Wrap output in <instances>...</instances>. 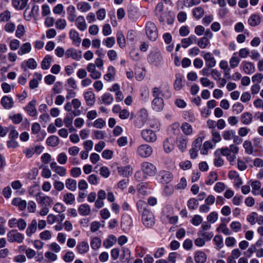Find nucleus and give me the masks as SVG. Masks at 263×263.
<instances>
[{
	"mask_svg": "<svg viewBox=\"0 0 263 263\" xmlns=\"http://www.w3.org/2000/svg\"><path fill=\"white\" fill-rule=\"evenodd\" d=\"M147 60L149 63L157 67L161 66L163 63L162 55L160 50L157 49L151 51Z\"/></svg>",
	"mask_w": 263,
	"mask_h": 263,
	"instance_id": "1",
	"label": "nucleus"
},
{
	"mask_svg": "<svg viewBox=\"0 0 263 263\" xmlns=\"http://www.w3.org/2000/svg\"><path fill=\"white\" fill-rule=\"evenodd\" d=\"M142 221L143 225L147 228H152L155 224V219L153 213L144 209L142 214Z\"/></svg>",
	"mask_w": 263,
	"mask_h": 263,
	"instance_id": "2",
	"label": "nucleus"
},
{
	"mask_svg": "<svg viewBox=\"0 0 263 263\" xmlns=\"http://www.w3.org/2000/svg\"><path fill=\"white\" fill-rule=\"evenodd\" d=\"M153 152L152 147L147 144H143L138 146L136 149L137 155L142 158L149 157Z\"/></svg>",
	"mask_w": 263,
	"mask_h": 263,
	"instance_id": "3",
	"label": "nucleus"
},
{
	"mask_svg": "<svg viewBox=\"0 0 263 263\" xmlns=\"http://www.w3.org/2000/svg\"><path fill=\"white\" fill-rule=\"evenodd\" d=\"M145 32L148 38L153 41H155L158 37V30L155 24L148 22L145 27Z\"/></svg>",
	"mask_w": 263,
	"mask_h": 263,
	"instance_id": "4",
	"label": "nucleus"
},
{
	"mask_svg": "<svg viewBox=\"0 0 263 263\" xmlns=\"http://www.w3.org/2000/svg\"><path fill=\"white\" fill-rule=\"evenodd\" d=\"M148 117L147 110L145 108L140 109L138 113V117L135 121V126L140 128L146 123Z\"/></svg>",
	"mask_w": 263,
	"mask_h": 263,
	"instance_id": "5",
	"label": "nucleus"
},
{
	"mask_svg": "<svg viewBox=\"0 0 263 263\" xmlns=\"http://www.w3.org/2000/svg\"><path fill=\"white\" fill-rule=\"evenodd\" d=\"M8 240L10 242H16L21 243L23 241V235L16 230H12L7 233Z\"/></svg>",
	"mask_w": 263,
	"mask_h": 263,
	"instance_id": "6",
	"label": "nucleus"
},
{
	"mask_svg": "<svg viewBox=\"0 0 263 263\" xmlns=\"http://www.w3.org/2000/svg\"><path fill=\"white\" fill-rule=\"evenodd\" d=\"M42 193L39 192L35 194V197L37 203L42 206H50L53 203V199L48 196H42Z\"/></svg>",
	"mask_w": 263,
	"mask_h": 263,
	"instance_id": "7",
	"label": "nucleus"
},
{
	"mask_svg": "<svg viewBox=\"0 0 263 263\" xmlns=\"http://www.w3.org/2000/svg\"><path fill=\"white\" fill-rule=\"evenodd\" d=\"M141 166L142 171L147 175L152 176L156 173V167L150 162H144L141 163Z\"/></svg>",
	"mask_w": 263,
	"mask_h": 263,
	"instance_id": "8",
	"label": "nucleus"
},
{
	"mask_svg": "<svg viewBox=\"0 0 263 263\" xmlns=\"http://www.w3.org/2000/svg\"><path fill=\"white\" fill-rule=\"evenodd\" d=\"M143 139L147 142H154L157 139L156 134L151 129H145L141 132Z\"/></svg>",
	"mask_w": 263,
	"mask_h": 263,
	"instance_id": "9",
	"label": "nucleus"
},
{
	"mask_svg": "<svg viewBox=\"0 0 263 263\" xmlns=\"http://www.w3.org/2000/svg\"><path fill=\"white\" fill-rule=\"evenodd\" d=\"M203 54L202 56L205 61V65L208 68H212L215 66L216 61L212 53L202 51Z\"/></svg>",
	"mask_w": 263,
	"mask_h": 263,
	"instance_id": "10",
	"label": "nucleus"
},
{
	"mask_svg": "<svg viewBox=\"0 0 263 263\" xmlns=\"http://www.w3.org/2000/svg\"><path fill=\"white\" fill-rule=\"evenodd\" d=\"M65 57L68 59L71 58L76 61H80L82 58V52L80 51H78L76 49L71 48L65 52Z\"/></svg>",
	"mask_w": 263,
	"mask_h": 263,
	"instance_id": "11",
	"label": "nucleus"
},
{
	"mask_svg": "<svg viewBox=\"0 0 263 263\" xmlns=\"http://www.w3.org/2000/svg\"><path fill=\"white\" fill-rule=\"evenodd\" d=\"M152 107L153 109L156 111H161L164 107L163 99L161 97L155 98L152 102Z\"/></svg>",
	"mask_w": 263,
	"mask_h": 263,
	"instance_id": "12",
	"label": "nucleus"
},
{
	"mask_svg": "<svg viewBox=\"0 0 263 263\" xmlns=\"http://www.w3.org/2000/svg\"><path fill=\"white\" fill-rule=\"evenodd\" d=\"M240 67L247 74H251L254 72L255 67L254 64L248 61H243L240 65Z\"/></svg>",
	"mask_w": 263,
	"mask_h": 263,
	"instance_id": "13",
	"label": "nucleus"
},
{
	"mask_svg": "<svg viewBox=\"0 0 263 263\" xmlns=\"http://www.w3.org/2000/svg\"><path fill=\"white\" fill-rule=\"evenodd\" d=\"M223 77L224 78L222 80V81L224 80L223 82H226V80L237 81L241 79V74L239 72H236L231 76L230 73V70H227L224 72Z\"/></svg>",
	"mask_w": 263,
	"mask_h": 263,
	"instance_id": "14",
	"label": "nucleus"
},
{
	"mask_svg": "<svg viewBox=\"0 0 263 263\" xmlns=\"http://www.w3.org/2000/svg\"><path fill=\"white\" fill-rule=\"evenodd\" d=\"M159 176L161 182L168 183L171 182L173 178V175L170 172L162 171L159 173Z\"/></svg>",
	"mask_w": 263,
	"mask_h": 263,
	"instance_id": "15",
	"label": "nucleus"
},
{
	"mask_svg": "<svg viewBox=\"0 0 263 263\" xmlns=\"http://www.w3.org/2000/svg\"><path fill=\"white\" fill-rule=\"evenodd\" d=\"M167 93H168V88H164L162 86L159 87H155L153 90V96L155 98L167 96Z\"/></svg>",
	"mask_w": 263,
	"mask_h": 263,
	"instance_id": "16",
	"label": "nucleus"
},
{
	"mask_svg": "<svg viewBox=\"0 0 263 263\" xmlns=\"http://www.w3.org/2000/svg\"><path fill=\"white\" fill-rule=\"evenodd\" d=\"M1 103L4 108L9 109L13 106L14 101L12 98L5 96L2 98Z\"/></svg>",
	"mask_w": 263,
	"mask_h": 263,
	"instance_id": "17",
	"label": "nucleus"
},
{
	"mask_svg": "<svg viewBox=\"0 0 263 263\" xmlns=\"http://www.w3.org/2000/svg\"><path fill=\"white\" fill-rule=\"evenodd\" d=\"M174 140L171 137L166 138L164 141L163 148L166 153H169L173 151L174 148Z\"/></svg>",
	"mask_w": 263,
	"mask_h": 263,
	"instance_id": "18",
	"label": "nucleus"
},
{
	"mask_svg": "<svg viewBox=\"0 0 263 263\" xmlns=\"http://www.w3.org/2000/svg\"><path fill=\"white\" fill-rule=\"evenodd\" d=\"M69 37L72 41V43L77 46L80 44L81 39L79 36V33L75 30L71 29L69 32Z\"/></svg>",
	"mask_w": 263,
	"mask_h": 263,
	"instance_id": "19",
	"label": "nucleus"
},
{
	"mask_svg": "<svg viewBox=\"0 0 263 263\" xmlns=\"http://www.w3.org/2000/svg\"><path fill=\"white\" fill-rule=\"evenodd\" d=\"M29 0H12L13 7L17 10H23L27 6Z\"/></svg>",
	"mask_w": 263,
	"mask_h": 263,
	"instance_id": "20",
	"label": "nucleus"
},
{
	"mask_svg": "<svg viewBox=\"0 0 263 263\" xmlns=\"http://www.w3.org/2000/svg\"><path fill=\"white\" fill-rule=\"evenodd\" d=\"M78 212L81 216H88L91 212L90 207L86 203L82 204L78 208Z\"/></svg>",
	"mask_w": 263,
	"mask_h": 263,
	"instance_id": "21",
	"label": "nucleus"
},
{
	"mask_svg": "<svg viewBox=\"0 0 263 263\" xmlns=\"http://www.w3.org/2000/svg\"><path fill=\"white\" fill-rule=\"evenodd\" d=\"M76 25L81 31H83L87 28V24L84 16H79L76 19Z\"/></svg>",
	"mask_w": 263,
	"mask_h": 263,
	"instance_id": "22",
	"label": "nucleus"
},
{
	"mask_svg": "<svg viewBox=\"0 0 263 263\" xmlns=\"http://www.w3.org/2000/svg\"><path fill=\"white\" fill-rule=\"evenodd\" d=\"M89 248L88 243L87 242L83 241L78 244L76 249L79 253L84 254L88 251Z\"/></svg>",
	"mask_w": 263,
	"mask_h": 263,
	"instance_id": "23",
	"label": "nucleus"
},
{
	"mask_svg": "<svg viewBox=\"0 0 263 263\" xmlns=\"http://www.w3.org/2000/svg\"><path fill=\"white\" fill-rule=\"evenodd\" d=\"M12 204L14 206H18L20 210H24L27 206L26 201L20 198H14L12 201Z\"/></svg>",
	"mask_w": 263,
	"mask_h": 263,
	"instance_id": "24",
	"label": "nucleus"
},
{
	"mask_svg": "<svg viewBox=\"0 0 263 263\" xmlns=\"http://www.w3.org/2000/svg\"><path fill=\"white\" fill-rule=\"evenodd\" d=\"M35 104L36 101L33 100L26 106V110L30 116H34L36 115L37 111L35 107Z\"/></svg>",
	"mask_w": 263,
	"mask_h": 263,
	"instance_id": "25",
	"label": "nucleus"
},
{
	"mask_svg": "<svg viewBox=\"0 0 263 263\" xmlns=\"http://www.w3.org/2000/svg\"><path fill=\"white\" fill-rule=\"evenodd\" d=\"M206 258V255L202 251H198L195 254L194 259L196 263H204Z\"/></svg>",
	"mask_w": 263,
	"mask_h": 263,
	"instance_id": "26",
	"label": "nucleus"
},
{
	"mask_svg": "<svg viewBox=\"0 0 263 263\" xmlns=\"http://www.w3.org/2000/svg\"><path fill=\"white\" fill-rule=\"evenodd\" d=\"M187 139L184 136H180L177 139V144L179 149L183 152L186 148Z\"/></svg>",
	"mask_w": 263,
	"mask_h": 263,
	"instance_id": "27",
	"label": "nucleus"
},
{
	"mask_svg": "<svg viewBox=\"0 0 263 263\" xmlns=\"http://www.w3.org/2000/svg\"><path fill=\"white\" fill-rule=\"evenodd\" d=\"M240 120L243 124L249 125L252 122L253 116L250 112H245L241 115Z\"/></svg>",
	"mask_w": 263,
	"mask_h": 263,
	"instance_id": "28",
	"label": "nucleus"
},
{
	"mask_svg": "<svg viewBox=\"0 0 263 263\" xmlns=\"http://www.w3.org/2000/svg\"><path fill=\"white\" fill-rule=\"evenodd\" d=\"M84 98L87 105L88 106H92L96 101L95 94L91 91L85 92L84 94Z\"/></svg>",
	"mask_w": 263,
	"mask_h": 263,
	"instance_id": "29",
	"label": "nucleus"
},
{
	"mask_svg": "<svg viewBox=\"0 0 263 263\" xmlns=\"http://www.w3.org/2000/svg\"><path fill=\"white\" fill-rule=\"evenodd\" d=\"M118 171L119 174L123 177H128L132 174V169L129 166L118 167Z\"/></svg>",
	"mask_w": 263,
	"mask_h": 263,
	"instance_id": "30",
	"label": "nucleus"
},
{
	"mask_svg": "<svg viewBox=\"0 0 263 263\" xmlns=\"http://www.w3.org/2000/svg\"><path fill=\"white\" fill-rule=\"evenodd\" d=\"M37 229V221L35 219H33L26 230L27 235L30 237L32 234L34 233Z\"/></svg>",
	"mask_w": 263,
	"mask_h": 263,
	"instance_id": "31",
	"label": "nucleus"
},
{
	"mask_svg": "<svg viewBox=\"0 0 263 263\" xmlns=\"http://www.w3.org/2000/svg\"><path fill=\"white\" fill-rule=\"evenodd\" d=\"M77 7L78 10L82 12H86L90 10L91 5L87 2H81L77 4Z\"/></svg>",
	"mask_w": 263,
	"mask_h": 263,
	"instance_id": "32",
	"label": "nucleus"
},
{
	"mask_svg": "<svg viewBox=\"0 0 263 263\" xmlns=\"http://www.w3.org/2000/svg\"><path fill=\"white\" fill-rule=\"evenodd\" d=\"M31 50V46L30 43H26L21 45L18 51V54L22 55L26 53H29Z\"/></svg>",
	"mask_w": 263,
	"mask_h": 263,
	"instance_id": "33",
	"label": "nucleus"
},
{
	"mask_svg": "<svg viewBox=\"0 0 263 263\" xmlns=\"http://www.w3.org/2000/svg\"><path fill=\"white\" fill-rule=\"evenodd\" d=\"M77 184L76 180L71 178H68L65 181L66 188L71 191H75L76 190Z\"/></svg>",
	"mask_w": 263,
	"mask_h": 263,
	"instance_id": "34",
	"label": "nucleus"
},
{
	"mask_svg": "<svg viewBox=\"0 0 263 263\" xmlns=\"http://www.w3.org/2000/svg\"><path fill=\"white\" fill-rule=\"evenodd\" d=\"M260 23V17L257 14H253L250 16L248 23L251 26H256Z\"/></svg>",
	"mask_w": 263,
	"mask_h": 263,
	"instance_id": "35",
	"label": "nucleus"
},
{
	"mask_svg": "<svg viewBox=\"0 0 263 263\" xmlns=\"http://www.w3.org/2000/svg\"><path fill=\"white\" fill-rule=\"evenodd\" d=\"M63 201L67 204H72L75 201V196L71 193H67L63 196Z\"/></svg>",
	"mask_w": 263,
	"mask_h": 263,
	"instance_id": "36",
	"label": "nucleus"
},
{
	"mask_svg": "<svg viewBox=\"0 0 263 263\" xmlns=\"http://www.w3.org/2000/svg\"><path fill=\"white\" fill-rule=\"evenodd\" d=\"M116 238L113 235H110L104 240L103 246L106 248H109L112 247L114 244L116 242Z\"/></svg>",
	"mask_w": 263,
	"mask_h": 263,
	"instance_id": "37",
	"label": "nucleus"
},
{
	"mask_svg": "<svg viewBox=\"0 0 263 263\" xmlns=\"http://www.w3.org/2000/svg\"><path fill=\"white\" fill-rule=\"evenodd\" d=\"M237 53L235 52L233 53V56L230 59V65L231 68H235L237 67L240 61L239 58L237 57Z\"/></svg>",
	"mask_w": 263,
	"mask_h": 263,
	"instance_id": "38",
	"label": "nucleus"
},
{
	"mask_svg": "<svg viewBox=\"0 0 263 263\" xmlns=\"http://www.w3.org/2000/svg\"><path fill=\"white\" fill-rule=\"evenodd\" d=\"M47 144L50 146H56L59 144V139L56 136H51L46 140Z\"/></svg>",
	"mask_w": 263,
	"mask_h": 263,
	"instance_id": "39",
	"label": "nucleus"
},
{
	"mask_svg": "<svg viewBox=\"0 0 263 263\" xmlns=\"http://www.w3.org/2000/svg\"><path fill=\"white\" fill-rule=\"evenodd\" d=\"M52 57L50 55H46L41 62V67L43 69H48L51 65Z\"/></svg>",
	"mask_w": 263,
	"mask_h": 263,
	"instance_id": "40",
	"label": "nucleus"
},
{
	"mask_svg": "<svg viewBox=\"0 0 263 263\" xmlns=\"http://www.w3.org/2000/svg\"><path fill=\"white\" fill-rule=\"evenodd\" d=\"M132 219L129 216L123 217L121 219V227L124 229H129L132 226Z\"/></svg>",
	"mask_w": 263,
	"mask_h": 263,
	"instance_id": "41",
	"label": "nucleus"
},
{
	"mask_svg": "<svg viewBox=\"0 0 263 263\" xmlns=\"http://www.w3.org/2000/svg\"><path fill=\"white\" fill-rule=\"evenodd\" d=\"M117 42L121 48H123L125 46L126 41L124 36L121 31H118L117 34Z\"/></svg>",
	"mask_w": 263,
	"mask_h": 263,
	"instance_id": "42",
	"label": "nucleus"
},
{
	"mask_svg": "<svg viewBox=\"0 0 263 263\" xmlns=\"http://www.w3.org/2000/svg\"><path fill=\"white\" fill-rule=\"evenodd\" d=\"M243 147L245 148L246 153L251 155L253 152V147L251 141L246 140L243 142Z\"/></svg>",
	"mask_w": 263,
	"mask_h": 263,
	"instance_id": "43",
	"label": "nucleus"
},
{
	"mask_svg": "<svg viewBox=\"0 0 263 263\" xmlns=\"http://www.w3.org/2000/svg\"><path fill=\"white\" fill-rule=\"evenodd\" d=\"M181 128L183 133L186 135H190L193 133L192 127L188 123L184 122L182 123Z\"/></svg>",
	"mask_w": 263,
	"mask_h": 263,
	"instance_id": "44",
	"label": "nucleus"
},
{
	"mask_svg": "<svg viewBox=\"0 0 263 263\" xmlns=\"http://www.w3.org/2000/svg\"><path fill=\"white\" fill-rule=\"evenodd\" d=\"M235 134V132L233 129L226 130L222 133V137L225 140L229 141L233 139Z\"/></svg>",
	"mask_w": 263,
	"mask_h": 263,
	"instance_id": "45",
	"label": "nucleus"
},
{
	"mask_svg": "<svg viewBox=\"0 0 263 263\" xmlns=\"http://www.w3.org/2000/svg\"><path fill=\"white\" fill-rule=\"evenodd\" d=\"M115 74V68L113 66H110L108 68L107 73L104 76V79L106 81H109L114 77Z\"/></svg>",
	"mask_w": 263,
	"mask_h": 263,
	"instance_id": "46",
	"label": "nucleus"
},
{
	"mask_svg": "<svg viewBox=\"0 0 263 263\" xmlns=\"http://www.w3.org/2000/svg\"><path fill=\"white\" fill-rule=\"evenodd\" d=\"M218 179V175L216 172H212L209 174L207 180L205 183L207 185H212Z\"/></svg>",
	"mask_w": 263,
	"mask_h": 263,
	"instance_id": "47",
	"label": "nucleus"
},
{
	"mask_svg": "<svg viewBox=\"0 0 263 263\" xmlns=\"http://www.w3.org/2000/svg\"><path fill=\"white\" fill-rule=\"evenodd\" d=\"M204 11L201 7H198L194 9L193 10V14L197 19H200L204 15Z\"/></svg>",
	"mask_w": 263,
	"mask_h": 263,
	"instance_id": "48",
	"label": "nucleus"
},
{
	"mask_svg": "<svg viewBox=\"0 0 263 263\" xmlns=\"http://www.w3.org/2000/svg\"><path fill=\"white\" fill-rule=\"evenodd\" d=\"M198 235L202 237L205 240L209 241L213 237V234L212 232L209 231H198Z\"/></svg>",
	"mask_w": 263,
	"mask_h": 263,
	"instance_id": "49",
	"label": "nucleus"
},
{
	"mask_svg": "<svg viewBox=\"0 0 263 263\" xmlns=\"http://www.w3.org/2000/svg\"><path fill=\"white\" fill-rule=\"evenodd\" d=\"M101 245V240L98 237L93 238L90 241V246L92 249L96 250L99 249Z\"/></svg>",
	"mask_w": 263,
	"mask_h": 263,
	"instance_id": "50",
	"label": "nucleus"
},
{
	"mask_svg": "<svg viewBox=\"0 0 263 263\" xmlns=\"http://www.w3.org/2000/svg\"><path fill=\"white\" fill-rule=\"evenodd\" d=\"M213 147L211 142L209 141H205L202 147L200 149V153L202 155H206L209 149L212 148Z\"/></svg>",
	"mask_w": 263,
	"mask_h": 263,
	"instance_id": "51",
	"label": "nucleus"
},
{
	"mask_svg": "<svg viewBox=\"0 0 263 263\" xmlns=\"http://www.w3.org/2000/svg\"><path fill=\"white\" fill-rule=\"evenodd\" d=\"M102 100L103 103L109 105L113 102L114 98L110 93H105L102 96Z\"/></svg>",
	"mask_w": 263,
	"mask_h": 263,
	"instance_id": "52",
	"label": "nucleus"
},
{
	"mask_svg": "<svg viewBox=\"0 0 263 263\" xmlns=\"http://www.w3.org/2000/svg\"><path fill=\"white\" fill-rule=\"evenodd\" d=\"M199 203L198 200L194 198L190 199L187 201V206L190 210H193L196 209Z\"/></svg>",
	"mask_w": 263,
	"mask_h": 263,
	"instance_id": "53",
	"label": "nucleus"
},
{
	"mask_svg": "<svg viewBox=\"0 0 263 263\" xmlns=\"http://www.w3.org/2000/svg\"><path fill=\"white\" fill-rule=\"evenodd\" d=\"M11 18V12L9 10H5L0 13V22H6Z\"/></svg>",
	"mask_w": 263,
	"mask_h": 263,
	"instance_id": "54",
	"label": "nucleus"
},
{
	"mask_svg": "<svg viewBox=\"0 0 263 263\" xmlns=\"http://www.w3.org/2000/svg\"><path fill=\"white\" fill-rule=\"evenodd\" d=\"M212 140L215 144L219 142L221 140L220 133L216 129H213L212 131Z\"/></svg>",
	"mask_w": 263,
	"mask_h": 263,
	"instance_id": "55",
	"label": "nucleus"
},
{
	"mask_svg": "<svg viewBox=\"0 0 263 263\" xmlns=\"http://www.w3.org/2000/svg\"><path fill=\"white\" fill-rule=\"evenodd\" d=\"M115 39L114 37H108L103 40V43L107 47L111 48L115 44Z\"/></svg>",
	"mask_w": 263,
	"mask_h": 263,
	"instance_id": "56",
	"label": "nucleus"
},
{
	"mask_svg": "<svg viewBox=\"0 0 263 263\" xmlns=\"http://www.w3.org/2000/svg\"><path fill=\"white\" fill-rule=\"evenodd\" d=\"M210 44L209 40L206 37H201L197 43L198 46L201 49H205Z\"/></svg>",
	"mask_w": 263,
	"mask_h": 263,
	"instance_id": "57",
	"label": "nucleus"
},
{
	"mask_svg": "<svg viewBox=\"0 0 263 263\" xmlns=\"http://www.w3.org/2000/svg\"><path fill=\"white\" fill-rule=\"evenodd\" d=\"M203 139L201 137H198L196 139L193 143L192 148L195 149V150H199L201 148Z\"/></svg>",
	"mask_w": 263,
	"mask_h": 263,
	"instance_id": "58",
	"label": "nucleus"
},
{
	"mask_svg": "<svg viewBox=\"0 0 263 263\" xmlns=\"http://www.w3.org/2000/svg\"><path fill=\"white\" fill-rule=\"evenodd\" d=\"M74 258V254L71 251H68L64 255L63 259L66 262H71Z\"/></svg>",
	"mask_w": 263,
	"mask_h": 263,
	"instance_id": "59",
	"label": "nucleus"
},
{
	"mask_svg": "<svg viewBox=\"0 0 263 263\" xmlns=\"http://www.w3.org/2000/svg\"><path fill=\"white\" fill-rule=\"evenodd\" d=\"M66 207L61 203L57 202L54 204L53 210L58 213H61L65 211Z\"/></svg>",
	"mask_w": 263,
	"mask_h": 263,
	"instance_id": "60",
	"label": "nucleus"
},
{
	"mask_svg": "<svg viewBox=\"0 0 263 263\" xmlns=\"http://www.w3.org/2000/svg\"><path fill=\"white\" fill-rule=\"evenodd\" d=\"M67 156L64 153H60L57 157V161L61 164H65L67 161Z\"/></svg>",
	"mask_w": 263,
	"mask_h": 263,
	"instance_id": "61",
	"label": "nucleus"
},
{
	"mask_svg": "<svg viewBox=\"0 0 263 263\" xmlns=\"http://www.w3.org/2000/svg\"><path fill=\"white\" fill-rule=\"evenodd\" d=\"M232 108L233 111L236 114H238L242 111L244 106L240 103H237L233 105Z\"/></svg>",
	"mask_w": 263,
	"mask_h": 263,
	"instance_id": "62",
	"label": "nucleus"
},
{
	"mask_svg": "<svg viewBox=\"0 0 263 263\" xmlns=\"http://www.w3.org/2000/svg\"><path fill=\"white\" fill-rule=\"evenodd\" d=\"M202 221L203 219L201 216L195 215L193 217L191 223L195 226H198L202 223Z\"/></svg>",
	"mask_w": 263,
	"mask_h": 263,
	"instance_id": "63",
	"label": "nucleus"
},
{
	"mask_svg": "<svg viewBox=\"0 0 263 263\" xmlns=\"http://www.w3.org/2000/svg\"><path fill=\"white\" fill-rule=\"evenodd\" d=\"M213 240L218 249H220L223 247V239L221 236L216 235L214 238Z\"/></svg>",
	"mask_w": 263,
	"mask_h": 263,
	"instance_id": "64",
	"label": "nucleus"
}]
</instances>
